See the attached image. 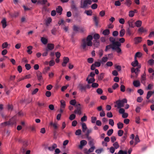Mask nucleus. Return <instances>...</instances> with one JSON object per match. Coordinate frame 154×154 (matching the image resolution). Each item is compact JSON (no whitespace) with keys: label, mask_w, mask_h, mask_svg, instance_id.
I'll list each match as a JSON object with an SVG mask.
<instances>
[{"label":"nucleus","mask_w":154,"mask_h":154,"mask_svg":"<svg viewBox=\"0 0 154 154\" xmlns=\"http://www.w3.org/2000/svg\"><path fill=\"white\" fill-rule=\"evenodd\" d=\"M79 88L82 91H85L86 89V87L82 84H80L79 86Z\"/></svg>","instance_id":"21"},{"label":"nucleus","mask_w":154,"mask_h":154,"mask_svg":"<svg viewBox=\"0 0 154 154\" xmlns=\"http://www.w3.org/2000/svg\"><path fill=\"white\" fill-rule=\"evenodd\" d=\"M133 84L135 87H138L140 86V82L139 80H135L133 82Z\"/></svg>","instance_id":"20"},{"label":"nucleus","mask_w":154,"mask_h":154,"mask_svg":"<svg viewBox=\"0 0 154 154\" xmlns=\"http://www.w3.org/2000/svg\"><path fill=\"white\" fill-rule=\"evenodd\" d=\"M127 101V100L126 99H123L122 100H118L116 102L114 107H117L118 109L124 106V103H126Z\"/></svg>","instance_id":"3"},{"label":"nucleus","mask_w":154,"mask_h":154,"mask_svg":"<svg viewBox=\"0 0 154 154\" xmlns=\"http://www.w3.org/2000/svg\"><path fill=\"white\" fill-rule=\"evenodd\" d=\"M97 120V118L96 117L93 116L91 118V122L93 123H95Z\"/></svg>","instance_id":"50"},{"label":"nucleus","mask_w":154,"mask_h":154,"mask_svg":"<svg viewBox=\"0 0 154 154\" xmlns=\"http://www.w3.org/2000/svg\"><path fill=\"white\" fill-rule=\"evenodd\" d=\"M101 65V63L100 62H95L94 64H92L91 67V69L92 70H94L95 67H99Z\"/></svg>","instance_id":"10"},{"label":"nucleus","mask_w":154,"mask_h":154,"mask_svg":"<svg viewBox=\"0 0 154 154\" xmlns=\"http://www.w3.org/2000/svg\"><path fill=\"white\" fill-rule=\"evenodd\" d=\"M113 130L112 129H110L107 132V134L108 136H110L113 132Z\"/></svg>","instance_id":"43"},{"label":"nucleus","mask_w":154,"mask_h":154,"mask_svg":"<svg viewBox=\"0 0 154 154\" xmlns=\"http://www.w3.org/2000/svg\"><path fill=\"white\" fill-rule=\"evenodd\" d=\"M103 151V148H100L99 149H98L96 150L95 151V152L97 154H99L101 152Z\"/></svg>","instance_id":"57"},{"label":"nucleus","mask_w":154,"mask_h":154,"mask_svg":"<svg viewBox=\"0 0 154 154\" xmlns=\"http://www.w3.org/2000/svg\"><path fill=\"white\" fill-rule=\"evenodd\" d=\"M87 143V142L84 140H81L80 142V145L79 146V147L80 149H82L83 147Z\"/></svg>","instance_id":"12"},{"label":"nucleus","mask_w":154,"mask_h":154,"mask_svg":"<svg viewBox=\"0 0 154 154\" xmlns=\"http://www.w3.org/2000/svg\"><path fill=\"white\" fill-rule=\"evenodd\" d=\"M47 2V0H38L37 2V4H40L42 5H45Z\"/></svg>","instance_id":"27"},{"label":"nucleus","mask_w":154,"mask_h":154,"mask_svg":"<svg viewBox=\"0 0 154 154\" xmlns=\"http://www.w3.org/2000/svg\"><path fill=\"white\" fill-rule=\"evenodd\" d=\"M48 49L50 50H52L54 48V45L52 44H49L48 45Z\"/></svg>","instance_id":"34"},{"label":"nucleus","mask_w":154,"mask_h":154,"mask_svg":"<svg viewBox=\"0 0 154 154\" xmlns=\"http://www.w3.org/2000/svg\"><path fill=\"white\" fill-rule=\"evenodd\" d=\"M110 41L112 42L111 45L112 48L116 51L118 53H121V50L119 47L121 46V44L118 41L115 42V39L112 37L109 38Z\"/></svg>","instance_id":"2"},{"label":"nucleus","mask_w":154,"mask_h":154,"mask_svg":"<svg viewBox=\"0 0 154 154\" xmlns=\"http://www.w3.org/2000/svg\"><path fill=\"white\" fill-rule=\"evenodd\" d=\"M1 23L2 24V27L5 28L7 26V22L5 18H3L1 21Z\"/></svg>","instance_id":"18"},{"label":"nucleus","mask_w":154,"mask_h":154,"mask_svg":"<svg viewBox=\"0 0 154 154\" xmlns=\"http://www.w3.org/2000/svg\"><path fill=\"white\" fill-rule=\"evenodd\" d=\"M146 80V75L145 74H144L141 76V81L142 83L144 84H145V81Z\"/></svg>","instance_id":"19"},{"label":"nucleus","mask_w":154,"mask_h":154,"mask_svg":"<svg viewBox=\"0 0 154 154\" xmlns=\"http://www.w3.org/2000/svg\"><path fill=\"white\" fill-rule=\"evenodd\" d=\"M36 74L38 79L39 80H41L42 79V73L41 72L39 71H37L36 72Z\"/></svg>","instance_id":"15"},{"label":"nucleus","mask_w":154,"mask_h":154,"mask_svg":"<svg viewBox=\"0 0 154 154\" xmlns=\"http://www.w3.org/2000/svg\"><path fill=\"white\" fill-rule=\"evenodd\" d=\"M93 39L92 36L89 35L86 38H84L82 40L81 47L84 50H86L87 46H91L92 45V40Z\"/></svg>","instance_id":"1"},{"label":"nucleus","mask_w":154,"mask_h":154,"mask_svg":"<svg viewBox=\"0 0 154 154\" xmlns=\"http://www.w3.org/2000/svg\"><path fill=\"white\" fill-rule=\"evenodd\" d=\"M8 46H10V44H9L7 42H5L3 43L2 46V49H4L7 48Z\"/></svg>","instance_id":"28"},{"label":"nucleus","mask_w":154,"mask_h":154,"mask_svg":"<svg viewBox=\"0 0 154 154\" xmlns=\"http://www.w3.org/2000/svg\"><path fill=\"white\" fill-rule=\"evenodd\" d=\"M75 117V116L74 114H72L69 117V119L71 120H72L74 119Z\"/></svg>","instance_id":"46"},{"label":"nucleus","mask_w":154,"mask_h":154,"mask_svg":"<svg viewBox=\"0 0 154 154\" xmlns=\"http://www.w3.org/2000/svg\"><path fill=\"white\" fill-rule=\"evenodd\" d=\"M135 12L134 11H131L129 12L128 15L130 17H133L134 15Z\"/></svg>","instance_id":"38"},{"label":"nucleus","mask_w":154,"mask_h":154,"mask_svg":"<svg viewBox=\"0 0 154 154\" xmlns=\"http://www.w3.org/2000/svg\"><path fill=\"white\" fill-rule=\"evenodd\" d=\"M81 105L79 103H77L75 106L77 108L74 111V113L75 114H77L79 115H80L82 113L81 111Z\"/></svg>","instance_id":"5"},{"label":"nucleus","mask_w":154,"mask_h":154,"mask_svg":"<svg viewBox=\"0 0 154 154\" xmlns=\"http://www.w3.org/2000/svg\"><path fill=\"white\" fill-rule=\"evenodd\" d=\"M86 80L88 81L89 83H91L94 82L95 80L94 77L88 76Z\"/></svg>","instance_id":"14"},{"label":"nucleus","mask_w":154,"mask_h":154,"mask_svg":"<svg viewBox=\"0 0 154 154\" xmlns=\"http://www.w3.org/2000/svg\"><path fill=\"white\" fill-rule=\"evenodd\" d=\"M127 152L126 151H122V150H120L119 152V154H127Z\"/></svg>","instance_id":"64"},{"label":"nucleus","mask_w":154,"mask_h":154,"mask_svg":"<svg viewBox=\"0 0 154 154\" xmlns=\"http://www.w3.org/2000/svg\"><path fill=\"white\" fill-rule=\"evenodd\" d=\"M148 72L150 74V75H152V78L154 76V69L151 68H149L148 69Z\"/></svg>","instance_id":"22"},{"label":"nucleus","mask_w":154,"mask_h":154,"mask_svg":"<svg viewBox=\"0 0 154 154\" xmlns=\"http://www.w3.org/2000/svg\"><path fill=\"white\" fill-rule=\"evenodd\" d=\"M119 86V85L117 83H115L112 86V88L115 90L116 88H118Z\"/></svg>","instance_id":"55"},{"label":"nucleus","mask_w":154,"mask_h":154,"mask_svg":"<svg viewBox=\"0 0 154 154\" xmlns=\"http://www.w3.org/2000/svg\"><path fill=\"white\" fill-rule=\"evenodd\" d=\"M125 4L127 6L129 7L132 4V2L130 0H126Z\"/></svg>","instance_id":"40"},{"label":"nucleus","mask_w":154,"mask_h":154,"mask_svg":"<svg viewBox=\"0 0 154 154\" xmlns=\"http://www.w3.org/2000/svg\"><path fill=\"white\" fill-rule=\"evenodd\" d=\"M134 40L135 44H138L142 41V38L140 37H136L134 38Z\"/></svg>","instance_id":"16"},{"label":"nucleus","mask_w":154,"mask_h":154,"mask_svg":"<svg viewBox=\"0 0 154 154\" xmlns=\"http://www.w3.org/2000/svg\"><path fill=\"white\" fill-rule=\"evenodd\" d=\"M103 90L101 88H99L97 89V92L98 94H101L103 93Z\"/></svg>","instance_id":"58"},{"label":"nucleus","mask_w":154,"mask_h":154,"mask_svg":"<svg viewBox=\"0 0 154 154\" xmlns=\"http://www.w3.org/2000/svg\"><path fill=\"white\" fill-rule=\"evenodd\" d=\"M134 20L133 19H131L128 21V23L129 27L131 28H134Z\"/></svg>","instance_id":"13"},{"label":"nucleus","mask_w":154,"mask_h":154,"mask_svg":"<svg viewBox=\"0 0 154 154\" xmlns=\"http://www.w3.org/2000/svg\"><path fill=\"white\" fill-rule=\"evenodd\" d=\"M69 59L67 57H64L63 59V62L62 63V65L63 67L66 66V64L69 62Z\"/></svg>","instance_id":"8"},{"label":"nucleus","mask_w":154,"mask_h":154,"mask_svg":"<svg viewBox=\"0 0 154 154\" xmlns=\"http://www.w3.org/2000/svg\"><path fill=\"white\" fill-rule=\"evenodd\" d=\"M121 5V3L119 0L116 1L115 2V5L116 6H120Z\"/></svg>","instance_id":"52"},{"label":"nucleus","mask_w":154,"mask_h":154,"mask_svg":"<svg viewBox=\"0 0 154 154\" xmlns=\"http://www.w3.org/2000/svg\"><path fill=\"white\" fill-rule=\"evenodd\" d=\"M91 0H82L81 2V7L82 8L86 7L88 5L91 4Z\"/></svg>","instance_id":"4"},{"label":"nucleus","mask_w":154,"mask_h":154,"mask_svg":"<svg viewBox=\"0 0 154 154\" xmlns=\"http://www.w3.org/2000/svg\"><path fill=\"white\" fill-rule=\"evenodd\" d=\"M62 11V8L61 6H59L56 9L57 13L61 14Z\"/></svg>","instance_id":"35"},{"label":"nucleus","mask_w":154,"mask_h":154,"mask_svg":"<svg viewBox=\"0 0 154 154\" xmlns=\"http://www.w3.org/2000/svg\"><path fill=\"white\" fill-rule=\"evenodd\" d=\"M92 132V130L91 129H87V130H86L85 131V134L86 136L87 137H88L89 134L91 133Z\"/></svg>","instance_id":"41"},{"label":"nucleus","mask_w":154,"mask_h":154,"mask_svg":"<svg viewBox=\"0 0 154 154\" xmlns=\"http://www.w3.org/2000/svg\"><path fill=\"white\" fill-rule=\"evenodd\" d=\"M148 63L150 65H152L154 64V60L153 59H150L148 61Z\"/></svg>","instance_id":"42"},{"label":"nucleus","mask_w":154,"mask_h":154,"mask_svg":"<svg viewBox=\"0 0 154 154\" xmlns=\"http://www.w3.org/2000/svg\"><path fill=\"white\" fill-rule=\"evenodd\" d=\"M60 112L62 113L65 108L66 106V102L63 100H61L60 101Z\"/></svg>","instance_id":"7"},{"label":"nucleus","mask_w":154,"mask_h":154,"mask_svg":"<svg viewBox=\"0 0 154 154\" xmlns=\"http://www.w3.org/2000/svg\"><path fill=\"white\" fill-rule=\"evenodd\" d=\"M124 131L122 130H119L118 131V134L119 136H121L122 135Z\"/></svg>","instance_id":"45"},{"label":"nucleus","mask_w":154,"mask_h":154,"mask_svg":"<svg viewBox=\"0 0 154 154\" xmlns=\"http://www.w3.org/2000/svg\"><path fill=\"white\" fill-rule=\"evenodd\" d=\"M82 130L83 132H85V131L87 129V126L86 125V124L84 123H83L82 124Z\"/></svg>","instance_id":"23"},{"label":"nucleus","mask_w":154,"mask_h":154,"mask_svg":"<svg viewBox=\"0 0 154 154\" xmlns=\"http://www.w3.org/2000/svg\"><path fill=\"white\" fill-rule=\"evenodd\" d=\"M110 33V31L109 29L104 30L103 32V34L105 35H108Z\"/></svg>","instance_id":"29"},{"label":"nucleus","mask_w":154,"mask_h":154,"mask_svg":"<svg viewBox=\"0 0 154 154\" xmlns=\"http://www.w3.org/2000/svg\"><path fill=\"white\" fill-rule=\"evenodd\" d=\"M142 24V22L140 20H137L135 23L136 26L137 27H140Z\"/></svg>","instance_id":"26"},{"label":"nucleus","mask_w":154,"mask_h":154,"mask_svg":"<svg viewBox=\"0 0 154 154\" xmlns=\"http://www.w3.org/2000/svg\"><path fill=\"white\" fill-rule=\"evenodd\" d=\"M108 57H104L102 59L101 61L103 62H105L107 61Z\"/></svg>","instance_id":"62"},{"label":"nucleus","mask_w":154,"mask_h":154,"mask_svg":"<svg viewBox=\"0 0 154 154\" xmlns=\"http://www.w3.org/2000/svg\"><path fill=\"white\" fill-rule=\"evenodd\" d=\"M17 70L19 73H21L22 71V68L21 66H18Z\"/></svg>","instance_id":"60"},{"label":"nucleus","mask_w":154,"mask_h":154,"mask_svg":"<svg viewBox=\"0 0 154 154\" xmlns=\"http://www.w3.org/2000/svg\"><path fill=\"white\" fill-rule=\"evenodd\" d=\"M54 75V73L52 72H51L49 73L48 76L49 79L52 78Z\"/></svg>","instance_id":"44"},{"label":"nucleus","mask_w":154,"mask_h":154,"mask_svg":"<svg viewBox=\"0 0 154 154\" xmlns=\"http://www.w3.org/2000/svg\"><path fill=\"white\" fill-rule=\"evenodd\" d=\"M38 89L37 88H35L33 90L32 92V95L35 94L38 91Z\"/></svg>","instance_id":"49"},{"label":"nucleus","mask_w":154,"mask_h":154,"mask_svg":"<svg viewBox=\"0 0 154 154\" xmlns=\"http://www.w3.org/2000/svg\"><path fill=\"white\" fill-rule=\"evenodd\" d=\"M117 125L118 128L119 129L122 128L124 126L123 124L121 122H118L117 124Z\"/></svg>","instance_id":"33"},{"label":"nucleus","mask_w":154,"mask_h":154,"mask_svg":"<svg viewBox=\"0 0 154 154\" xmlns=\"http://www.w3.org/2000/svg\"><path fill=\"white\" fill-rule=\"evenodd\" d=\"M109 124L111 125L112 126H113L114 125V122L112 119H109Z\"/></svg>","instance_id":"56"},{"label":"nucleus","mask_w":154,"mask_h":154,"mask_svg":"<svg viewBox=\"0 0 154 154\" xmlns=\"http://www.w3.org/2000/svg\"><path fill=\"white\" fill-rule=\"evenodd\" d=\"M131 65L134 67L137 66V67L139 68H140L141 67L140 64H138V62L136 58H135V60L132 62Z\"/></svg>","instance_id":"11"},{"label":"nucleus","mask_w":154,"mask_h":154,"mask_svg":"<svg viewBox=\"0 0 154 154\" xmlns=\"http://www.w3.org/2000/svg\"><path fill=\"white\" fill-rule=\"evenodd\" d=\"M139 68L137 67V68L135 69L134 68H132L131 69V72L132 73L135 72L136 74V76H137L138 72L139 71Z\"/></svg>","instance_id":"17"},{"label":"nucleus","mask_w":154,"mask_h":154,"mask_svg":"<svg viewBox=\"0 0 154 154\" xmlns=\"http://www.w3.org/2000/svg\"><path fill=\"white\" fill-rule=\"evenodd\" d=\"M55 64L54 60H51L49 62V65L50 66H53Z\"/></svg>","instance_id":"51"},{"label":"nucleus","mask_w":154,"mask_h":154,"mask_svg":"<svg viewBox=\"0 0 154 154\" xmlns=\"http://www.w3.org/2000/svg\"><path fill=\"white\" fill-rule=\"evenodd\" d=\"M81 133V130L80 129H78L75 132V134L76 135H80Z\"/></svg>","instance_id":"61"},{"label":"nucleus","mask_w":154,"mask_h":154,"mask_svg":"<svg viewBox=\"0 0 154 154\" xmlns=\"http://www.w3.org/2000/svg\"><path fill=\"white\" fill-rule=\"evenodd\" d=\"M142 53L140 52H137L135 55V58H136V59L137 57L140 58L142 56Z\"/></svg>","instance_id":"37"},{"label":"nucleus","mask_w":154,"mask_h":154,"mask_svg":"<svg viewBox=\"0 0 154 154\" xmlns=\"http://www.w3.org/2000/svg\"><path fill=\"white\" fill-rule=\"evenodd\" d=\"M15 118L13 117L8 122H6L2 123V125L4 126H6L8 125H12L15 124Z\"/></svg>","instance_id":"6"},{"label":"nucleus","mask_w":154,"mask_h":154,"mask_svg":"<svg viewBox=\"0 0 154 154\" xmlns=\"http://www.w3.org/2000/svg\"><path fill=\"white\" fill-rule=\"evenodd\" d=\"M27 53L29 54H31L32 53V47L31 46H29L27 47Z\"/></svg>","instance_id":"25"},{"label":"nucleus","mask_w":154,"mask_h":154,"mask_svg":"<svg viewBox=\"0 0 154 154\" xmlns=\"http://www.w3.org/2000/svg\"><path fill=\"white\" fill-rule=\"evenodd\" d=\"M76 101L75 99L71 100L69 101V103L70 104V105H72L75 106L76 105Z\"/></svg>","instance_id":"31"},{"label":"nucleus","mask_w":154,"mask_h":154,"mask_svg":"<svg viewBox=\"0 0 154 154\" xmlns=\"http://www.w3.org/2000/svg\"><path fill=\"white\" fill-rule=\"evenodd\" d=\"M125 34V30L124 29H122L120 31V36L121 37L123 36Z\"/></svg>","instance_id":"32"},{"label":"nucleus","mask_w":154,"mask_h":154,"mask_svg":"<svg viewBox=\"0 0 154 154\" xmlns=\"http://www.w3.org/2000/svg\"><path fill=\"white\" fill-rule=\"evenodd\" d=\"M52 21V19L51 17H48L46 21V24L47 26Z\"/></svg>","instance_id":"36"},{"label":"nucleus","mask_w":154,"mask_h":154,"mask_svg":"<svg viewBox=\"0 0 154 154\" xmlns=\"http://www.w3.org/2000/svg\"><path fill=\"white\" fill-rule=\"evenodd\" d=\"M41 41L42 43L45 45L48 42L47 39L44 37L41 38Z\"/></svg>","instance_id":"30"},{"label":"nucleus","mask_w":154,"mask_h":154,"mask_svg":"<svg viewBox=\"0 0 154 154\" xmlns=\"http://www.w3.org/2000/svg\"><path fill=\"white\" fill-rule=\"evenodd\" d=\"M100 36L98 34H95L94 35V38L95 39H97L100 38Z\"/></svg>","instance_id":"48"},{"label":"nucleus","mask_w":154,"mask_h":154,"mask_svg":"<svg viewBox=\"0 0 154 154\" xmlns=\"http://www.w3.org/2000/svg\"><path fill=\"white\" fill-rule=\"evenodd\" d=\"M49 125L51 127H53L54 129H57L59 127L58 124L56 122H53V121H51Z\"/></svg>","instance_id":"9"},{"label":"nucleus","mask_w":154,"mask_h":154,"mask_svg":"<svg viewBox=\"0 0 154 154\" xmlns=\"http://www.w3.org/2000/svg\"><path fill=\"white\" fill-rule=\"evenodd\" d=\"M25 67L26 69L27 70H29L31 68V66L29 64H26L25 65Z\"/></svg>","instance_id":"59"},{"label":"nucleus","mask_w":154,"mask_h":154,"mask_svg":"<svg viewBox=\"0 0 154 154\" xmlns=\"http://www.w3.org/2000/svg\"><path fill=\"white\" fill-rule=\"evenodd\" d=\"M104 73H101L99 75L98 77V79L99 80H101L103 78Z\"/></svg>","instance_id":"63"},{"label":"nucleus","mask_w":154,"mask_h":154,"mask_svg":"<svg viewBox=\"0 0 154 154\" xmlns=\"http://www.w3.org/2000/svg\"><path fill=\"white\" fill-rule=\"evenodd\" d=\"M147 43L148 45L150 46L153 44V42L149 40H148L147 41Z\"/></svg>","instance_id":"53"},{"label":"nucleus","mask_w":154,"mask_h":154,"mask_svg":"<svg viewBox=\"0 0 154 154\" xmlns=\"http://www.w3.org/2000/svg\"><path fill=\"white\" fill-rule=\"evenodd\" d=\"M113 146L116 149H117L119 147V145L117 142H115L113 144Z\"/></svg>","instance_id":"47"},{"label":"nucleus","mask_w":154,"mask_h":154,"mask_svg":"<svg viewBox=\"0 0 154 154\" xmlns=\"http://www.w3.org/2000/svg\"><path fill=\"white\" fill-rule=\"evenodd\" d=\"M154 94V92L153 91H148L147 95L146 98L147 99H149L150 97Z\"/></svg>","instance_id":"24"},{"label":"nucleus","mask_w":154,"mask_h":154,"mask_svg":"<svg viewBox=\"0 0 154 154\" xmlns=\"http://www.w3.org/2000/svg\"><path fill=\"white\" fill-rule=\"evenodd\" d=\"M146 31L145 29L143 27H141L138 30L139 32L142 33Z\"/></svg>","instance_id":"39"},{"label":"nucleus","mask_w":154,"mask_h":154,"mask_svg":"<svg viewBox=\"0 0 154 154\" xmlns=\"http://www.w3.org/2000/svg\"><path fill=\"white\" fill-rule=\"evenodd\" d=\"M85 13L88 15H91L92 14V11L91 10L86 11H85Z\"/></svg>","instance_id":"54"}]
</instances>
